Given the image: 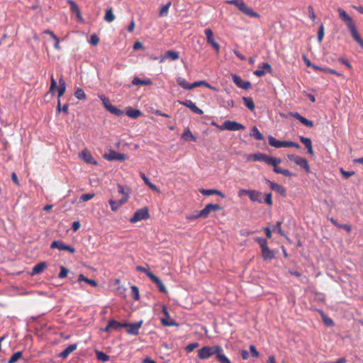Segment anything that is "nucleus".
Wrapping results in <instances>:
<instances>
[{"mask_svg": "<svg viewBox=\"0 0 363 363\" xmlns=\"http://www.w3.org/2000/svg\"><path fill=\"white\" fill-rule=\"evenodd\" d=\"M250 192V189H241L238 191V195L239 197H242L245 195H247L249 196Z\"/></svg>", "mask_w": 363, "mask_h": 363, "instance_id": "774afa93", "label": "nucleus"}, {"mask_svg": "<svg viewBox=\"0 0 363 363\" xmlns=\"http://www.w3.org/2000/svg\"><path fill=\"white\" fill-rule=\"evenodd\" d=\"M126 202V198H121L119 201H116L110 199L108 203L113 211H118L120 207Z\"/></svg>", "mask_w": 363, "mask_h": 363, "instance_id": "bb28decb", "label": "nucleus"}, {"mask_svg": "<svg viewBox=\"0 0 363 363\" xmlns=\"http://www.w3.org/2000/svg\"><path fill=\"white\" fill-rule=\"evenodd\" d=\"M296 164L301 168L304 169L307 173L310 172V167L308 162L305 158L299 157V158L296 160Z\"/></svg>", "mask_w": 363, "mask_h": 363, "instance_id": "2f4dec72", "label": "nucleus"}, {"mask_svg": "<svg viewBox=\"0 0 363 363\" xmlns=\"http://www.w3.org/2000/svg\"><path fill=\"white\" fill-rule=\"evenodd\" d=\"M99 98L101 100L104 108L111 113L117 116H121L124 113L123 111L113 106L108 98L106 97L104 95H99Z\"/></svg>", "mask_w": 363, "mask_h": 363, "instance_id": "0eeeda50", "label": "nucleus"}, {"mask_svg": "<svg viewBox=\"0 0 363 363\" xmlns=\"http://www.w3.org/2000/svg\"><path fill=\"white\" fill-rule=\"evenodd\" d=\"M94 197V194H84L80 196V201H88Z\"/></svg>", "mask_w": 363, "mask_h": 363, "instance_id": "680f3d73", "label": "nucleus"}, {"mask_svg": "<svg viewBox=\"0 0 363 363\" xmlns=\"http://www.w3.org/2000/svg\"><path fill=\"white\" fill-rule=\"evenodd\" d=\"M272 69L271 65L264 62L259 65V69H256L253 74L257 77H262L265 74L266 72L272 73Z\"/></svg>", "mask_w": 363, "mask_h": 363, "instance_id": "2eb2a0df", "label": "nucleus"}, {"mask_svg": "<svg viewBox=\"0 0 363 363\" xmlns=\"http://www.w3.org/2000/svg\"><path fill=\"white\" fill-rule=\"evenodd\" d=\"M181 137L185 140H191L194 142L196 141V138L191 133L189 128L184 129V131L182 134Z\"/></svg>", "mask_w": 363, "mask_h": 363, "instance_id": "473e14b6", "label": "nucleus"}, {"mask_svg": "<svg viewBox=\"0 0 363 363\" xmlns=\"http://www.w3.org/2000/svg\"><path fill=\"white\" fill-rule=\"evenodd\" d=\"M136 270L145 273L150 279V277H152V275H155L152 272L149 271L148 269L142 266H137Z\"/></svg>", "mask_w": 363, "mask_h": 363, "instance_id": "603ef678", "label": "nucleus"}, {"mask_svg": "<svg viewBox=\"0 0 363 363\" xmlns=\"http://www.w3.org/2000/svg\"><path fill=\"white\" fill-rule=\"evenodd\" d=\"M68 272H69V271L66 267L61 266L60 272L59 273L58 277L60 279L65 278L67 276Z\"/></svg>", "mask_w": 363, "mask_h": 363, "instance_id": "13d9d810", "label": "nucleus"}, {"mask_svg": "<svg viewBox=\"0 0 363 363\" xmlns=\"http://www.w3.org/2000/svg\"><path fill=\"white\" fill-rule=\"evenodd\" d=\"M340 172L345 179H348L355 174L354 171H345L342 168H340Z\"/></svg>", "mask_w": 363, "mask_h": 363, "instance_id": "5fc2aeb1", "label": "nucleus"}, {"mask_svg": "<svg viewBox=\"0 0 363 363\" xmlns=\"http://www.w3.org/2000/svg\"><path fill=\"white\" fill-rule=\"evenodd\" d=\"M226 4L235 6L240 11L245 15L252 18H259L260 16L258 13L253 11V9L248 6L243 0H228Z\"/></svg>", "mask_w": 363, "mask_h": 363, "instance_id": "7ed1b4c3", "label": "nucleus"}, {"mask_svg": "<svg viewBox=\"0 0 363 363\" xmlns=\"http://www.w3.org/2000/svg\"><path fill=\"white\" fill-rule=\"evenodd\" d=\"M96 359L99 361H101L102 362H106L109 360V356L105 354L104 352L99 351V350H95Z\"/></svg>", "mask_w": 363, "mask_h": 363, "instance_id": "a19ab883", "label": "nucleus"}, {"mask_svg": "<svg viewBox=\"0 0 363 363\" xmlns=\"http://www.w3.org/2000/svg\"><path fill=\"white\" fill-rule=\"evenodd\" d=\"M324 26L321 24L319 26V29L318 31V36L317 40L319 43H321L323 41V37H324Z\"/></svg>", "mask_w": 363, "mask_h": 363, "instance_id": "8fccbe9b", "label": "nucleus"}, {"mask_svg": "<svg viewBox=\"0 0 363 363\" xmlns=\"http://www.w3.org/2000/svg\"><path fill=\"white\" fill-rule=\"evenodd\" d=\"M140 176L142 178V179L144 181L145 184H147L152 190H153L157 193H160V189L154 184L150 182L149 179L145 176V173L140 172Z\"/></svg>", "mask_w": 363, "mask_h": 363, "instance_id": "7c9ffc66", "label": "nucleus"}, {"mask_svg": "<svg viewBox=\"0 0 363 363\" xmlns=\"http://www.w3.org/2000/svg\"><path fill=\"white\" fill-rule=\"evenodd\" d=\"M307 9H308V11L309 18L311 19H312V20H315V18H316V16L315 14V12H314L313 6H308Z\"/></svg>", "mask_w": 363, "mask_h": 363, "instance_id": "0e129e2a", "label": "nucleus"}, {"mask_svg": "<svg viewBox=\"0 0 363 363\" xmlns=\"http://www.w3.org/2000/svg\"><path fill=\"white\" fill-rule=\"evenodd\" d=\"M221 209V206L218 204L208 203L203 209L199 211V216H201V218H207L211 212L220 211Z\"/></svg>", "mask_w": 363, "mask_h": 363, "instance_id": "9d476101", "label": "nucleus"}, {"mask_svg": "<svg viewBox=\"0 0 363 363\" xmlns=\"http://www.w3.org/2000/svg\"><path fill=\"white\" fill-rule=\"evenodd\" d=\"M177 83L183 89L186 90H190L191 89V84H189L184 78L182 77H178L176 79Z\"/></svg>", "mask_w": 363, "mask_h": 363, "instance_id": "72a5a7b5", "label": "nucleus"}, {"mask_svg": "<svg viewBox=\"0 0 363 363\" xmlns=\"http://www.w3.org/2000/svg\"><path fill=\"white\" fill-rule=\"evenodd\" d=\"M89 42L91 45L96 46L99 43V38L95 33H94L91 35Z\"/></svg>", "mask_w": 363, "mask_h": 363, "instance_id": "864d4df0", "label": "nucleus"}, {"mask_svg": "<svg viewBox=\"0 0 363 363\" xmlns=\"http://www.w3.org/2000/svg\"><path fill=\"white\" fill-rule=\"evenodd\" d=\"M108 324L109 326L111 328V330H117L121 328H123V323H119L114 320L108 321Z\"/></svg>", "mask_w": 363, "mask_h": 363, "instance_id": "c03bdc74", "label": "nucleus"}, {"mask_svg": "<svg viewBox=\"0 0 363 363\" xmlns=\"http://www.w3.org/2000/svg\"><path fill=\"white\" fill-rule=\"evenodd\" d=\"M242 100L245 102V105L250 110L253 111L255 109V104L252 98L250 97H243Z\"/></svg>", "mask_w": 363, "mask_h": 363, "instance_id": "37998d69", "label": "nucleus"}, {"mask_svg": "<svg viewBox=\"0 0 363 363\" xmlns=\"http://www.w3.org/2000/svg\"><path fill=\"white\" fill-rule=\"evenodd\" d=\"M150 280L157 286L160 291L162 293H167L166 286L159 277H157L156 275H152V277H150Z\"/></svg>", "mask_w": 363, "mask_h": 363, "instance_id": "a878e982", "label": "nucleus"}, {"mask_svg": "<svg viewBox=\"0 0 363 363\" xmlns=\"http://www.w3.org/2000/svg\"><path fill=\"white\" fill-rule=\"evenodd\" d=\"M250 135L257 140H262L264 138L262 134L256 126L252 128Z\"/></svg>", "mask_w": 363, "mask_h": 363, "instance_id": "4c0bfd02", "label": "nucleus"}, {"mask_svg": "<svg viewBox=\"0 0 363 363\" xmlns=\"http://www.w3.org/2000/svg\"><path fill=\"white\" fill-rule=\"evenodd\" d=\"M47 267V264L45 262H40L35 265L32 269V275L40 274Z\"/></svg>", "mask_w": 363, "mask_h": 363, "instance_id": "c85d7f7f", "label": "nucleus"}, {"mask_svg": "<svg viewBox=\"0 0 363 363\" xmlns=\"http://www.w3.org/2000/svg\"><path fill=\"white\" fill-rule=\"evenodd\" d=\"M179 57V55L177 52L173 50H168L165 52V54L160 57V62H163L165 59L169 58L172 60H177Z\"/></svg>", "mask_w": 363, "mask_h": 363, "instance_id": "5701e85b", "label": "nucleus"}, {"mask_svg": "<svg viewBox=\"0 0 363 363\" xmlns=\"http://www.w3.org/2000/svg\"><path fill=\"white\" fill-rule=\"evenodd\" d=\"M267 183L269 184L272 190L277 192L283 196H286V189L283 186L268 179L267 180Z\"/></svg>", "mask_w": 363, "mask_h": 363, "instance_id": "a211bd4d", "label": "nucleus"}, {"mask_svg": "<svg viewBox=\"0 0 363 363\" xmlns=\"http://www.w3.org/2000/svg\"><path fill=\"white\" fill-rule=\"evenodd\" d=\"M300 141L305 145L306 148L307 149V152L311 155H314V151L313 149L312 142L311 140L308 138H306L303 136L299 137Z\"/></svg>", "mask_w": 363, "mask_h": 363, "instance_id": "aec40b11", "label": "nucleus"}, {"mask_svg": "<svg viewBox=\"0 0 363 363\" xmlns=\"http://www.w3.org/2000/svg\"><path fill=\"white\" fill-rule=\"evenodd\" d=\"M118 192L123 195L122 198H126V201L129 198L130 190L128 187H125L121 184H118Z\"/></svg>", "mask_w": 363, "mask_h": 363, "instance_id": "e433bc0d", "label": "nucleus"}, {"mask_svg": "<svg viewBox=\"0 0 363 363\" xmlns=\"http://www.w3.org/2000/svg\"><path fill=\"white\" fill-rule=\"evenodd\" d=\"M289 115L294 117V118L298 120L302 124L305 125L308 128H312L314 125L313 122L312 121H310L303 117L298 112H291L289 113Z\"/></svg>", "mask_w": 363, "mask_h": 363, "instance_id": "f3484780", "label": "nucleus"}, {"mask_svg": "<svg viewBox=\"0 0 363 363\" xmlns=\"http://www.w3.org/2000/svg\"><path fill=\"white\" fill-rule=\"evenodd\" d=\"M340 18L345 23L347 28H348L353 40L356 41L360 47L363 48V40L362 39L357 28L355 26L354 21L350 16L347 12L342 8H337V9Z\"/></svg>", "mask_w": 363, "mask_h": 363, "instance_id": "f03ea898", "label": "nucleus"}, {"mask_svg": "<svg viewBox=\"0 0 363 363\" xmlns=\"http://www.w3.org/2000/svg\"><path fill=\"white\" fill-rule=\"evenodd\" d=\"M143 324V320L133 323H123V328H126L128 334L137 335L139 334V330Z\"/></svg>", "mask_w": 363, "mask_h": 363, "instance_id": "9b49d317", "label": "nucleus"}, {"mask_svg": "<svg viewBox=\"0 0 363 363\" xmlns=\"http://www.w3.org/2000/svg\"><path fill=\"white\" fill-rule=\"evenodd\" d=\"M104 157L108 161H125L127 159V156L124 154L118 152L115 150H109L108 153L104 155Z\"/></svg>", "mask_w": 363, "mask_h": 363, "instance_id": "1a4fd4ad", "label": "nucleus"}, {"mask_svg": "<svg viewBox=\"0 0 363 363\" xmlns=\"http://www.w3.org/2000/svg\"><path fill=\"white\" fill-rule=\"evenodd\" d=\"M22 358L23 352L21 351H18L11 357V358L8 360L7 363H16L18 360Z\"/></svg>", "mask_w": 363, "mask_h": 363, "instance_id": "79ce46f5", "label": "nucleus"}, {"mask_svg": "<svg viewBox=\"0 0 363 363\" xmlns=\"http://www.w3.org/2000/svg\"><path fill=\"white\" fill-rule=\"evenodd\" d=\"M274 230H277V232L281 236L284 235V231L281 229V222L277 221L274 226Z\"/></svg>", "mask_w": 363, "mask_h": 363, "instance_id": "4d7b16f0", "label": "nucleus"}, {"mask_svg": "<svg viewBox=\"0 0 363 363\" xmlns=\"http://www.w3.org/2000/svg\"><path fill=\"white\" fill-rule=\"evenodd\" d=\"M212 124L216 125V127L221 130H228L236 131L245 129V126L242 124L233 121H225L221 125H217L215 123H213Z\"/></svg>", "mask_w": 363, "mask_h": 363, "instance_id": "423d86ee", "label": "nucleus"}, {"mask_svg": "<svg viewBox=\"0 0 363 363\" xmlns=\"http://www.w3.org/2000/svg\"><path fill=\"white\" fill-rule=\"evenodd\" d=\"M77 348V344H72L67 347L60 354L59 357L62 359H66L72 352Z\"/></svg>", "mask_w": 363, "mask_h": 363, "instance_id": "393cba45", "label": "nucleus"}, {"mask_svg": "<svg viewBox=\"0 0 363 363\" xmlns=\"http://www.w3.org/2000/svg\"><path fill=\"white\" fill-rule=\"evenodd\" d=\"M162 313L165 316V318H162L160 320L163 325L170 327L177 325L173 320L169 318V312L165 306H163L162 308Z\"/></svg>", "mask_w": 363, "mask_h": 363, "instance_id": "6ab92c4d", "label": "nucleus"}, {"mask_svg": "<svg viewBox=\"0 0 363 363\" xmlns=\"http://www.w3.org/2000/svg\"><path fill=\"white\" fill-rule=\"evenodd\" d=\"M84 160L88 164H94L96 162L89 152H85L82 153Z\"/></svg>", "mask_w": 363, "mask_h": 363, "instance_id": "de8ad7c7", "label": "nucleus"}, {"mask_svg": "<svg viewBox=\"0 0 363 363\" xmlns=\"http://www.w3.org/2000/svg\"><path fill=\"white\" fill-rule=\"evenodd\" d=\"M216 359L219 363H231L230 359L225 355L222 347H220V351L217 353Z\"/></svg>", "mask_w": 363, "mask_h": 363, "instance_id": "cd10ccee", "label": "nucleus"}, {"mask_svg": "<svg viewBox=\"0 0 363 363\" xmlns=\"http://www.w3.org/2000/svg\"><path fill=\"white\" fill-rule=\"evenodd\" d=\"M170 6H171L170 1H169L165 5H164L160 11L159 16L160 17L167 16L168 15L169 9Z\"/></svg>", "mask_w": 363, "mask_h": 363, "instance_id": "49530a36", "label": "nucleus"}, {"mask_svg": "<svg viewBox=\"0 0 363 363\" xmlns=\"http://www.w3.org/2000/svg\"><path fill=\"white\" fill-rule=\"evenodd\" d=\"M231 77L233 82L239 88L247 90L251 87V83L249 81L242 80L240 77L235 74H231Z\"/></svg>", "mask_w": 363, "mask_h": 363, "instance_id": "f8f14e48", "label": "nucleus"}, {"mask_svg": "<svg viewBox=\"0 0 363 363\" xmlns=\"http://www.w3.org/2000/svg\"><path fill=\"white\" fill-rule=\"evenodd\" d=\"M150 218V213L147 208H142L137 210L133 216L130 218V222L132 223H137L142 220H147Z\"/></svg>", "mask_w": 363, "mask_h": 363, "instance_id": "6e6552de", "label": "nucleus"}, {"mask_svg": "<svg viewBox=\"0 0 363 363\" xmlns=\"http://www.w3.org/2000/svg\"><path fill=\"white\" fill-rule=\"evenodd\" d=\"M249 198L253 202L262 203V194L257 190H250Z\"/></svg>", "mask_w": 363, "mask_h": 363, "instance_id": "b1692460", "label": "nucleus"}, {"mask_svg": "<svg viewBox=\"0 0 363 363\" xmlns=\"http://www.w3.org/2000/svg\"><path fill=\"white\" fill-rule=\"evenodd\" d=\"M132 84L133 85H146L150 86L152 84V82L150 79L147 78L146 79H141L137 77H134Z\"/></svg>", "mask_w": 363, "mask_h": 363, "instance_id": "c756f323", "label": "nucleus"}, {"mask_svg": "<svg viewBox=\"0 0 363 363\" xmlns=\"http://www.w3.org/2000/svg\"><path fill=\"white\" fill-rule=\"evenodd\" d=\"M264 202L269 206H272L273 204L272 201V194L271 193H268L265 196Z\"/></svg>", "mask_w": 363, "mask_h": 363, "instance_id": "338daca9", "label": "nucleus"}, {"mask_svg": "<svg viewBox=\"0 0 363 363\" xmlns=\"http://www.w3.org/2000/svg\"><path fill=\"white\" fill-rule=\"evenodd\" d=\"M268 140L269 145H271L272 147L276 148L286 147V141L278 140L272 135H269L268 137Z\"/></svg>", "mask_w": 363, "mask_h": 363, "instance_id": "4be33fe9", "label": "nucleus"}, {"mask_svg": "<svg viewBox=\"0 0 363 363\" xmlns=\"http://www.w3.org/2000/svg\"><path fill=\"white\" fill-rule=\"evenodd\" d=\"M78 281H84L92 286H97L98 285L97 282L95 280L88 279L87 277H84V274H82L79 275Z\"/></svg>", "mask_w": 363, "mask_h": 363, "instance_id": "58836bf2", "label": "nucleus"}, {"mask_svg": "<svg viewBox=\"0 0 363 363\" xmlns=\"http://www.w3.org/2000/svg\"><path fill=\"white\" fill-rule=\"evenodd\" d=\"M125 114L132 118H137L142 115V112L138 109H133L132 108H129Z\"/></svg>", "mask_w": 363, "mask_h": 363, "instance_id": "c9c22d12", "label": "nucleus"}, {"mask_svg": "<svg viewBox=\"0 0 363 363\" xmlns=\"http://www.w3.org/2000/svg\"><path fill=\"white\" fill-rule=\"evenodd\" d=\"M131 289V296L135 300L139 299V290L136 286H132L130 287Z\"/></svg>", "mask_w": 363, "mask_h": 363, "instance_id": "3c124183", "label": "nucleus"}, {"mask_svg": "<svg viewBox=\"0 0 363 363\" xmlns=\"http://www.w3.org/2000/svg\"><path fill=\"white\" fill-rule=\"evenodd\" d=\"M216 189H202L200 190L201 194L206 196L214 195Z\"/></svg>", "mask_w": 363, "mask_h": 363, "instance_id": "e2e57ef3", "label": "nucleus"}, {"mask_svg": "<svg viewBox=\"0 0 363 363\" xmlns=\"http://www.w3.org/2000/svg\"><path fill=\"white\" fill-rule=\"evenodd\" d=\"M69 3L70 4L71 10L73 12L76 13L77 16L79 17L80 16V11H79V9L77 4L73 1H69Z\"/></svg>", "mask_w": 363, "mask_h": 363, "instance_id": "09e8293b", "label": "nucleus"}, {"mask_svg": "<svg viewBox=\"0 0 363 363\" xmlns=\"http://www.w3.org/2000/svg\"><path fill=\"white\" fill-rule=\"evenodd\" d=\"M220 345L204 346L198 350V357L201 359H207L220 351Z\"/></svg>", "mask_w": 363, "mask_h": 363, "instance_id": "20e7f679", "label": "nucleus"}, {"mask_svg": "<svg viewBox=\"0 0 363 363\" xmlns=\"http://www.w3.org/2000/svg\"><path fill=\"white\" fill-rule=\"evenodd\" d=\"M56 89H57V82L55 80L53 75H52L51 79H50V92H51L53 94L55 93V91Z\"/></svg>", "mask_w": 363, "mask_h": 363, "instance_id": "052dcab7", "label": "nucleus"}, {"mask_svg": "<svg viewBox=\"0 0 363 363\" xmlns=\"http://www.w3.org/2000/svg\"><path fill=\"white\" fill-rule=\"evenodd\" d=\"M255 240L261 247L263 259L264 260H272L275 255L274 252L269 248L267 240L262 238H257Z\"/></svg>", "mask_w": 363, "mask_h": 363, "instance_id": "39448f33", "label": "nucleus"}, {"mask_svg": "<svg viewBox=\"0 0 363 363\" xmlns=\"http://www.w3.org/2000/svg\"><path fill=\"white\" fill-rule=\"evenodd\" d=\"M248 160H252L254 161H260L264 162L266 164L272 166L274 167L273 170L274 172L277 174H281L284 175L285 177H291L294 175L293 173H291L288 169H284L279 167H278V164L281 163V160L279 158L274 157L269 155H267L264 153H255L252 155H250L248 158Z\"/></svg>", "mask_w": 363, "mask_h": 363, "instance_id": "f257e3e1", "label": "nucleus"}, {"mask_svg": "<svg viewBox=\"0 0 363 363\" xmlns=\"http://www.w3.org/2000/svg\"><path fill=\"white\" fill-rule=\"evenodd\" d=\"M178 102L180 104H182L183 106H185L186 107L189 108L196 114L202 115L203 113V111L201 108L197 107L191 100L178 101Z\"/></svg>", "mask_w": 363, "mask_h": 363, "instance_id": "dca6fc26", "label": "nucleus"}, {"mask_svg": "<svg viewBox=\"0 0 363 363\" xmlns=\"http://www.w3.org/2000/svg\"><path fill=\"white\" fill-rule=\"evenodd\" d=\"M303 60L307 67H312L315 71H317L319 69V66L312 64L306 56H303Z\"/></svg>", "mask_w": 363, "mask_h": 363, "instance_id": "6e6d98bb", "label": "nucleus"}, {"mask_svg": "<svg viewBox=\"0 0 363 363\" xmlns=\"http://www.w3.org/2000/svg\"><path fill=\"white\" fill-rule=\"evenodd\" d=\"M51 248H57L59 250H65L68 251L71 253H74L76 252L75 249L69 245H65L64 242L60 240H55L52 242L50 245Z\"/></svg>", "mask_w": 363, "mask_h": 363, "instance_id": "4468645a", "label": "nucleus"}, {"mask_svg": "<svg viewBox=\"0 0 363 363\" xmlns=\"http://www.w3.org/2000/svg\"><path fill=\"white\" fill-rule=\"evenodd\" d=\"M204 33L206 37V41L208 44L211 45L217 52L220 51V45L215 41L213 31L211 28H206L204 30Z\"/></svg>", "mask_w": 363, "mask_h": 363, "instance_id": "ddd939ff", "label": "nucleus"}, {"mask_svg": "<svg viewBox=\"0 0 363 363\" xmlns=\"http://www.w3.org/2000/svg\"><path fill=\"white\" fill-rule=\"evenodd\" d=\"M199 346V344L198 342L191 343L186 346L185 350L187 352H191L194 349L197 348Z\"/></svg>", "mask_w": 363, "mask_h": 363, "instance_id": "bf43d9fd", "label": "nucleus"}, {"mask_svg": "<svg viewBox=\"0 0 363 363\" xmlns=\"http://www.w3.org/2000/svg\"><path fill=\"white\" fill-rule=\"evenodd\" d=\"M66 90V83L62 76L59 79V87L57 88L58 98H60L65 94Z\"/></svg>", "mask_w": 363, "mask_h": 363, "instance_id": "f704fd0d", "label": "nucleus"}, {"mask_svg": "<svg viewBox=\"0 0 363 363\" xmlns=\"http://www.w3.org/2000/svg\"><path fill=\"white\" fill-rule=\"evenodd\" d=\"M115 18L116 16L113 12L112 8L107 9L104 16V21L111 23L115 20Z\"/></svg>", "mask_w": 363, "mask_h": 363, "instance_id": "ea45409f", "label": "nucleus"}, {"mask_svg": "<svg viewBox=\"0 0 363 363\" xmlns=\"http://www.w3.org/2000/svg\"><path fill=\"white\" fill-rule=\"evenodd\" d=\"M74 96L79 100H84L86 98L85 92L81 88H78L76 89L74 92Z\"/></svg>", "mask_w": 363, "mask_h": 363, "instance_id": "a18cd8bd", "label": "nucleus"}, {"mask_svg": "<svg viewBox=\"0 0 363 363\" xmlns=\"http://www.w3.org/2000/svg\"><path fill=\"white\" fill-rule=\"evenodd\" d=\"M300 141L305 145L306 148L307 149V152L311 155H314V151L313 149L312 142L311 140L308 138H306L303 136L299 137Z\"/></svg>", "mask_w": 363, "mask_h": 363, "instance_id": "412c9836", "label": "nucleus"}, {"mask_svg": "<svg viewBox=\"0 0 363 363\" xmlns=\"http://www.w3.org/2000/svg\"><path fill=\"white\" fill-rule=\"evenodd\" d=\"M249 349H250L252 356H253L255 357H259V353L257 350L256 347L254 345H250Z\"/></svg>", "mask_w": 363, "mask_h": 363, "instance_id": "69168bd1", "label": "nucleus"}]
</instances>
